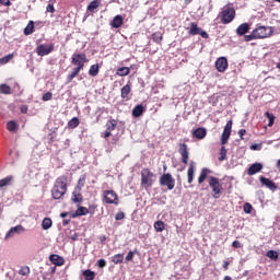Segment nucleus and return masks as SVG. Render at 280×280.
Here are the masks:
<instances>
[{
  "mask_svg": "<svg viewBox=\"0 0 280 280\" xmlns=\"http://www.w3.org/2000/svg\"><path fill=\"white\" fill-rule=\"evenodd\" d=\"M116 75L120 78H126V75H130V68L128 67H120L116 70Z\"/></svg>",
  "mask_w": 280,
  "mask_h": 280,
  "instance_id": "4be33fe9",
  "label": "nucleus"
},
{
  "mask_svg": "<svg viewBox=\"0 0 280 280\" xmlns=\"http://www.w3.org/2000/svg\"><path fill=\"white\" fill-rule=\"evenodd\" d=\"M223 280H233L231 276H225Z\"/></svg>",
  "mask_w": 280,
  "mask_h": 280,
  "instance_id": "774afa93",
  "label": "nucleus"
},
{
  "mask_svg": "<svg viewBox=\"0 0 280 280\" xmlns=\"http://www.w3.org/2000/svg\"><path fill=\"white\" fill-rule=\"evenodd\" d=\"M97 266H98V268H105L106 261L104 259H98L97 260Z\"/></svg>",
  "mask_w": 280,
  "mask_h": 280,
  "instance_id": "6e6d98bb",
  "label": "nucleus"
},
{
  "mask_svg": "<svg viewBox=\"0 0 280 280\" xmlns=\"http://www.w3.org/2000/svg\"><path fill=\"white\" fill-rule=\"evenodd\" d=\"M154 229L158 233H163V231H165V223L163 221H156L154 223Z\"/></svg>",
  "mask_w": 280,
  "mask_h": 280,
  "instance_id": "473e14b6",
  "label": "nucleus"
},
{
  "mask_svg": "<svg viewBox=\"0 0 280 280\" xmlns=\"http://www.w3.org/2000/svg\"><path fill=\"white\" fill-rule=\"evenodd\" d=\"M88 211H89V213H95V207H90V208L88 209Z\"/></svg>",
  "mask_w": 280,
  "mask_h": 280,
  "instance_id": "69168bd1",
  "label": "nucleus"
},
{
  "mask_svg": "<svg viewBox=\"0 0 280 280\" xmlns=\"http://www.w3.org/2000/svg\"><path fill=\"white\" fill-rule=\"evenodd\" d=\"M75 215H89V209L86 207H79L75 211Z\"/></svg>",
  "mask_w": 280,
  "mask_h": 280,
  "instance_id": "e433bc0d",
  "label": "nucleus"
},
{
  "mask_svg": "<svg viewBox=\"0 0 280 280\" xmlns=\"http://www.w3.org/2000/svg\"><path fill=\"white\" fill-rule=\"evenodd\" d=\"M7 128H8L9 132H15L16 128H19V125H16L15 121L11 120L7 124Z\"/></svg>",
  "mask_w": 280,
  "mask_h": 280,
  "instance_id": "4c0bfd02",
  "label": "nucleus"
},
{
  "mask_svg": "<svg viewBox=\"0 0 280 280\" xmlns=\"http://www.w3.org/2000/svg\"><path fill=\"white\" fill-rule=\"evenodd\" d=\"M85 180H86V177L85 176H81L79 178V182H78L79 187H84Z\"/></svg>",
  "mask_w": 280,
  "mask_h": 280,
  "instance_id": "864d4df0",
  "label": "nucleus"
},
{
  "mask_svg": "<svg viewBox=\"0 0 280 280\" xmlns=\"http://www.w3.org/2000/svg\"><path fill=\"white\" fill-rule=\"evenodd\" d=\"M21 113H23V115H25L27 113V106L26 105H23L21 107Z\"/></svg>",
  "mask_w": 280,
  "mask_h": 280,
  "instance_id": "0e129e2a",
  "label": "nucleus"
},
{
  "mask_svg": "<svg viewBox=\"0 0 280 280\" xmlns=\"http://www.w3.org/2000/svg\"><path fill=\"white\" fill-rule=\"evenodd\" d=\"M152 39L154 43H158V45H161V40H163V34L161 32H155L152 35Z\"/></svg>",
  "mask_w": 280,
  "mask_h": 280,
  "instance_id": "c9c22d12",
  "label": "nucleus"
},
{
  "mask_svg": "<svg viewBox=\"0 0 280 280\" xmlns=\"http://www.w3.org/2000/svg\"><path fill=\"white\" fill-rule=\"evenodd\" d=\"M195 139H205L207 137V129L199 127L192 131Z\"/></svg>",
  "mask_w": 280,
  "mask_h": 280,
  "instance_id": "a211bd4d",
  "label": "nucleus"
},
{
  "mask_svg": "<svg viewBox=\"0 0 280 280\" xmlns=\"http://www.w3.org/2000/svg\"><path fill=\"white\" fill-rule=\"evenodd\" d=\"M215 67H217V71H219V73H224V71H226V69H229V60L225 57H220L215 61Z\"/></svg>",
  "mask_w": 280,
  "mask_h": 280,
  "instance_id": "ddd939ff",
  "label": "nucleus"
},
{
  "mask_svg": "<svg viewBox=\"0 0 280 280\" xmlns=\"http://www.w3.org/2000/svg\"><path fill=\"white\" fill-rule=\"evenodd\" d=\"M112 27H115V30H119V27L121 25H124V18L121 15H116L112 23H110Z\"/></svg>",
  "mask_w": 280,
  "mask_h": 280,
  "instance_id": "6ab92c4d",
  "label": "nucleus"
},
{
  "mask_svg": "<svg viewBox=\"0 0 280 280\" xmlns=\"http://www.w3.org/2000/svg\"><path fill=\"white\" fill-rule=\"evenodd\" d=\"M135 258V252L130 250L126 256V261H132Z\"/></svg>",
  "mask_w": 280,
  "mask_h": 280,
  "instance_id": "3c124183",
  "label": "nucleus"
},
{
  "mask_svg": "<svg viewBox=\"0 0 280 280\" xmlns=\"http://www.w3.org/2000/svg\"><path fill=\"white\" fill-rule=\"evenodd\" d=\"M104 200L107 205H118L119 198L117 197V192L115 190H105L104 191Z\"/></svg>",
  "mask_w": 280,
  "mask_h": 280,
  "instance_id": "6e6552de",
  "label": "nucleus"
},
{
  "mask_svg": "<svg viewBox=\"0 0 280 280\" xmlns=\"http://www.w3.org/2000/svg\"><path fill=\"white\" fill-rule=\"evenodd\" d=\"M223 268H224V270H229V261H224Z\"/></svg>",
  "mask_w": 280,
  "mask_h": 280,
  "instance_id": "338daca9",
  "label": "nucleus"
},
{
  "mask_svg": "<svg viewBox=\"0 0 280 280\" xmlns=\"http://www.w3.org/2000/svg\"><path fill=\"white\" fill-rule=\"evenodd\" d=\"M80 68H73L72 72L70 74H68L67 77V83H71L73 82V79L77 78V75L80 73Z\"/></svg>",
  "mask_w": 280,
  "mask_h": 280,
  "instance_id": "bb28decb",
  "label": "nucleus"
},
{
  "mask_svg": "<svg viewBox=\"0 0 280 280\" xmlns=\"http://www.w3.org/2000/svg\"><path fill=\"white\" fill-rule=\"evenodd\" d=\"M36 51L39 56H49L54 51V44H40L37 46Z\"/></svg>",
  "mask_w": 280,
  "mask_h": 280,
  "instance_id": "9b49d317",
  "label": "nucleus"
},
{
  "mask_svg": "<svg viewBox=\"0 0 280 280\" xmlns=\"http://www.w3.org/2000/svg\"><path fill=\"white\" fill-rule=\"evenodd\" d=\"M67 194V176L62 175L55 180L51 188V196L54 200H60Z\"/></svg>",
  "mask_w": 280,
  "mask_h": 280,
  "instance_id": "f257e3e1",
  "label": "nucleus"
},
{
  "mask_svg": "<svg viewBox=\"0 0 280 280\" xmlns=\"http://www.w3.org/2000/svg\"><path fill=\"white\" fill-rule=\"evenodd\" d=\"M23 233H25V228H23V225L21 224L15 225L8 231V233L4 236V240H12L14 235H21Z\"/></svg>",
  "mask_w": 280,
  "mask_h": 280,
  "instance_id": "9d476101",
  "label": "nucleus"
},
{
  "mask_svg": "<svg viewBox=\"0 0 280 280\" xmlns=\"http://www.w3.org/2000/svg\"><path fill=\"white\" fill-rule=\"evenodd\" d=\"M51 97H54V94H51V92H47L43 95L42 100L43 102H49L51 101Z\"/></svg>",
  "mask_w": 280,
  "mask_h": 280,
  "instance_id": "09e8293b",
  "label": "nucleus"
},
{
  "mask_svg": "<svg viewBox=\"0 0 280 280\" xmlns=\"http://www.w3.org/2000/svg\"><path fill=\"white\" fill-rule=\"evenodd\" d=\"M14 58L13 54H9L0 59L1 65H8L9 60H12Z\"/></svg>",
  "mask_w": 280,
  "mask_h": 280,
  "instance_id": "a18cd8bd",
  "label": "nucleus"
},
{
  "mask_svg": "<svg viewBox=\"0 0 280 280\" xmlns=\"http://www.w3.org/2000/svg\"><path fill=\"white\" fill-rule=\"evenodd\" d=\"M126 218V214L124 212H118L115 215V220H124Z\"/></svg>",
  "mask_w": 280,
  "mask_h": 280,
  "instance_id": "5fc2aeb1",
  "label": "nucleus"
},
{
  "mask_svg": "<svg viewBox=\"0 0 280 280\" xmlns=\"http://www.w3.org/2000/svg\"><path fill=\"white\" fill-rule=\"evenodd\" d=\"M132 91V89L130 88L129 84H126L125 86L121 88L120 90V97L122 100H126L128 97V95H130V92Z\"/></svg>",
  "mask_w": 280,
  "mask_h": 280,
  "instance_id": "393cba45",
  "label": "nucleus"
},
{
  "mask_svg": "<svg viewBox=\"0 0 280 280\" xmlns=\"http://www.w3.org/2000/svg\"><path fill=\"white\" fill-rule=\"evenodd\" d=\"M112 131H108L107 129L105 130V132L104 133H102V137L104 138V139H108V137H110V133Z\"/></svg>",
  "mask_w": 280,
  "mask_h": 280,
  "instance_id": "680f3d73",
  "label": "nucleus"
},
{
  "mask_svg": "<svg viewBox=\"0 0 280 280\" xmlns=\"http://www.w3.org/2000/svg\"><path fill=\"white\" fill-rule=\"evenodd\" d=\"M208 174H211V170H209V168H202L201 170V173L198 177L199 185H202V183H205V180H207V175Z\"/></svg>",
  "mask_w": 280,
  "mask_h": 280,
  "instance_id": "5701e85b",
  "label": "nucleus"
},
{
  "mask_svg": "<svg viewBox=\"0 0 280 280\" xmlns=\"http://www.w3.org/2000/svg\"><path fill=\"white\" fill-rule=\"evenodd\" d=\"M46 10H47V12H50V14H54V12H56V9L54 8V4H48Z\"/></svg>",
  "mask_w": 280,
  "mask_h": 280,
  "instance_id": "4d7b16f0",
  "label": "nucleus"
},
{
  "mask_svg": "<svg viewBox=\"0 0 280 280\" xmlns=\"http://www.w3.org/2000/svg\"><path fill=\"white\" fill-rule=\"evenodd\" d=\"M72 200L74 202H82V195L73 192Z\"/></svg>",
  "mask_w": 280,
  "mask_h": 280,
  "instance_id": "8fccbe9b",
  "label": "nucleus"
},
{
  "mask_svg": "<svg viewBox=\"0 0 280 280\" xmlns=\"http://www.w3.org/2000/svg\"><path fill=\"white\" fill-rule=\"evenodd\" d=\"M257 39L258 38H257V35H256L255 31H253L249 35L244 36V40L246 43H250V40H257Z\"/></svg>",
  "mask_w": 280,
  "mask_h": 280,
  "instance_id": "a19ab883",
  "label": "nucleus"
},
{
  "mask_svg": "<svg viewBox=\"0 0 280 280\" xmlns=\"http://www.w3.org/2000/svg\"><path fill=\"white\" fill-rule=\"evenodd\" d=\"M89 62V59H86L85 54H74L72 55V65L77 67V69H84V63Z\"/></svg>",
  "mask_w": 280,
  "mask_h": 280,
  "instance_id": "423d86ee",
  "label": "nucleus"
},
{
  "mask_svg": "<svg viewBox=\"0 0 280 280\" xmlns=\"http://www.w3.org/2000/svg\"><path fill=\"white\" fill-rule=\"evenodd\" d=\"M132 115L133 117H141L143 115V105H137L132 109Z\"/></svg>",
  "mask_w": 280,
  "mask_h": 280,
  "instance_id": "7c9ffc66",
  "label": "nucleus"
},
{
  "mask_svg": "<svg viewBox=\"0 0 280 280\" xmlns=\"http://www.w3.org/2000/svg\"><path fill=\"white\" fill-rule=\"evenodd\" d=\"M113 264H121L124 261V254H116L112 258Z\"/></svg>",
  "mask_w": 280,
  "mask_h": 280,
  "instance_id": "58836bf2",
  "label": "nucleus"
},
{
  "mask_svg": "<svg viewBox=\"0 0 280 280\" xmlns=\"http://www.w3.org/2000/svg\"><path fill=\"white\" fill-rule=\"evenodd\" d=\"M19 275H21L22 277H27L30 275V268L27 266L21 267V269L19 270Z\"/></svg>",
  "mask_w": 280,
  "mask_h": 280,
  "instance_id": "c03bdc74",
  "label": "nucleus"
},
{
  "mask_svg": "<svg viewBox=\"0 0 280 280\" xmlns=\"http://www.w3.org/2000/svg\"><path fill=\"white\" fill-rule=\"evenodd\" d=\"M244 135H246V129L238 130V136L241 137V139H244Z\"/></svg>",
  "mask_w": 280,
  "mask_h": 280,
  "instance_id": "e2e57ef3",
  "label": "nucleus"
},
{
  "mask_svg": "<svg viewBox=\"0 0 280 280\" xmlns=\"http://www.w3.org/2000/svg\"><path fill=\"white\" fill-rule=\"evenodd\" d=\"M201 30L202 28L198 27V24H196L195 22H191L190 23V28L188 31V34L190 36H199Z\"/></svg>",
  "mask_w": 280,
  "mask_h": 280,
  "instance_id": "aec40b11",
  "label": "nucleus"
},
{
  "mask_svg": "<svg viewBox=\"0 0 280 280\" xmlns=\"http://www.w3.org/2000/svg\"><path fill=\"white\" fill-rule=\"evenodd\" d=\"M12 183H14V176H12V175H9V176L0 179V189L12 185Z\"/></svg>",
  "mask_w": 280,
  "mask_h": 280,
  "instance_id": "412c9836",
  "label": "nucleus"
},
{
  "mask_svg": "<svg viewBox=\"0 0 280 280\" xmlns=\"http://www.w3.org/2000/svg\"><path fill=\"white\" fill-rule=\"evenodd\" d=\"M54 224V222L51 221L50 218H45L43 221H42V229L44 231H48V229H51V225Z\"/></svg>",
  "mask_w": 280,
  "mask_h": 280,
  "instance_id": "c85d7f7f",
  "label": "nucleus"
},
{
  "mask_svg": "<svg viewBox=\"0 0 280 280\" xmlns=\"http://www.w3.org/2000/svg\"><path fill=\"white\" fill-rule=\"evenodd\" d=\"M25 36L34 34V21H30L26 27L24 28Z\"/></svg>",
  "mask_w": 280,
  "mask_h": 280,
  "instance_id": "c756f323",
  "label": "nucleus"
},
{
  "mask_svg": "<svg viewBox=\"0 0 280 280\" xmlns=\"http://www.w3.org/2000/svg\"><path fill=\"white\" fill-rule=\"evenodd\" d=\"M266 117L269 119V122H268L269 128H272V126H275V115L267 112Z\"/></svg>",
  "mask_w": 280,
  "mask_h": 280,
  "instance_id": "37998d69",
  "label": "nucleus"
},
{
  "mask_svg": "<svg viewBox=\"0 0 280 280\" xmlns=\"http://www.w3.org/2000/svg\"><path fill=\"white\" fill-rule=\"evenodd\" d=\"M232 128H233V120H229L226 122L224 130L222 132V136H221V145H225V143H229Z\"/></svg>",
  "mask_w": 280,
  "mask_h": 280,
  "instance_id": "1a4fd4ad",
  "label": "nucleus"
},
{
  "mask_svg": "<svg viewBox=\"0 0 280 280\" xmlns=\"http://www.w3.org/2000/svg\"><path fill=\"white\" fill-rule=\"evenodd\" d=\"M259 180H260L261 185H265V187H267L271 191H276L277 184H275V182H272L271 179L266 178L264 176H260Z\"/></svg>",
  "mask_w": 280,
  "mask_h": 280,
  "instance_id": "4468645a",
  "label": "nucleus"
},
{
  "mask_svg": "<svg viewBox=\"0 0 280 280\" xmlns=\"http://www.w3.org/2000/svg\"><path fill=\"white\" fill-rule=\"evenodd\" d=\"M249 30L250 25L248 23H243L236 28V34L237 36H244L245 34H248Z\"/></svg>",
  "mask_w": 280,
  "mask_h": 280,
  "instance_id": "f3484780",
  "label": "nucleus"
},
{
  "mask_svg": "<svg viewBox=\"0 0 280 280\" xmlns=\"http://www.w3.org/2000/svg\"><path fill=\"white\" fill-rule=\"evenodd\" d=\"M243 211H244V213H253V205L246 202V203L243 206Z\"/></svg>",
  "mask_w": 280,
  "mask_h": 280,
  "instance_id": "de8ad7c7",
  "label": "nucleus"
},
{
  "mask_svg": "<svg viewBox=\"0 0 280 280\" xmlns=\"http://www.w3.org/2000/svg\"><path fill=\"white\" fill-rule=\"evenodd\" d=\"M160 185L161 187H167V189L172 190L176 185V180L172 177V174L166 173L161 176Z\"/></svg>",
  "mask_w": 280,
  "mask_h": 280,
  "instance_id": "39448f33",
  "label": "nucleus"
},
{
  "mask_svg": "<svg viewBox=\"0 0 280 280\" xmlns=\"http://www.w3.org/2000/svg\"><path fill=\"white\" fill-rule=\"evenodd\" d=\"M209 185L213 191V198H220V195L222 194V184H220V179L211 176L209 178Z\"/></svg>",
  "mask_w": 280,
  "mask_h": 280,
  "instance_id": "20e7f679",
  "label": "nucleus"
},
{
  "mask_svg": "<svg viewBox=\"0 0 280 280\" xmlns=\"http://www.w3.org/2000/svg\"><path fill=\"white\" fill-rule=\"evenodd\" d=\"M154 173H152L150 168H143L141 171V186L144 187V189L154 185Z\"/></svg>",
  "mask_w": 280,
  "mask_h": 280,
  "instance_id": "7ed1b4c3",
  "label": "nucleus"
},
{
  "mask_svg": "<svg viewBox=\"0 0 280 280\" xmlns=\"http://www.w3.org/2000/svg\"><path fill=\"white\" fill-rule=\"evenodd\" d=\"M266 257L276 261V259H279V253H277L276 250H268Z\"/></svg>",
  "mask_w": 280,
  "mask_h": 280,
  "instance_id": "ea45409f",
  "label": "nucleus"
},
{
  "mask_svg": "<svg viewBox=\"0 0 280 280\" xmlns=\"http://www.w3.org/2000/svg\"><path fill=\"white\" fill-rule=\"evenodd\" d=\"M178 153L182 156V163H184V165H187L189 163V149L187 148V144L180 143Z\"/></svg>",
  "mask_w": 280,
  "mask_h": 280,
  "instance_id": "f8f14e48",
  "label": "nucleus"
},
{
  "mask_svg": "<svg viewBox=\"0 0 280 280\" xmlns=\"http://www.w3.org/2000/svg\"><path fill=\"white\" fill-rule=\"evenodd\" d=\"M233 248H242V243L240 241H234L232 243Z\"/></svg>",
  "mask_w": 280,
  "mask_h": 280,
  "instance_id": "bf43d9fd",
  "label": "nucleus"
},
{
  "mask_svg": "<svg viewBox=\"0 0 280 280\" xmlns=\"http://www.w3.org/2000/svg\"><path fill=\"white\" fill-rule=\"evenodd\" d=\"M199 36H201V38H209V33H207L206 31H199Z\"/></svg>",
  "mask_w": 280,
  "mask_h": 280,
  "instance_id": "13d9d810",
  "label": "nucleus"
},
{
  "mask_svg": "<svg viewBox=\"0 0 280 280\" xmlns=\"http://www.w3.org/2000/svg\"><path fill=\"white\" fill-rule=\"evenodd\" d=\"M249 150L259 151V150H261V144H257V143L252 144V145L249 147Z\"/></svg>",
  "mask_w": 280,
  "mask_h": 280,
  "instance_id": "603ef678",
  "label": "nucleus"
},
{
  "mask_svg": "<svg viewBox=\"0 0 280 280\" xmlns=\"http://www.w3.org/2000/svg\"><path fill=\"white\" fill-rule=\"evenodd\" d=\"M0 4L5 5L8 8V7L12 5V2H10V0H0Z\"/></svg>",
  "mask_w": 280,
  "mask_h": 280,
  "instance_id": "052dcab7",
  "label": "nucleus"
},
{
  "mask_svg": "<svg viewBox=\"0 0 280 280\" xmlns=\"http://www.w3.org/2000/svg\"><path fill=\"white\" fill-rule=\"evenodd\" d=\"M98 8H100V1L94 0V1L90 2V4L88 5V11L89 12H94Z\"/></svg>",
  "mask_w": 280,
  "mask_h": 280,
  "instance_id": "f704fd0d",
  "label": "nucleus"
},
{
  "mask_svg": "<svg viewBox=\"0 0 280 280\" xmlns=\"http://www.w3.org/2000/svg\"><path fill=\"white\" fill-rule=\"evenodd\" d=\"M195 172H196V166L194 165V162H191L189 167H188V172H187L188 183L189 184L194 183V174H195Z\"/></svg>",
  "mask_w": 280,
  "mask_h": 280,
  "instance_id": "b1692460",
  "label": "nucleus"
},
{
  "mask_svg": "<svg viewBox=\"0 0 280 280\" xmlns=\"http://www.w3.org/2000/svg\"><path fill=\"white\" fill-rule=\"evenodd\" d=\"M220 19L223 25H229V23H233L235 19V9L229 5L223 7L220 12Z\"/></svg>",
  "mask_w": 280,
  "mask_h": 280,
  "instance_id": "f03ea898",
  "label": "nucleus"
},
{
  "mask_svg": "<svg viewBox=\"0 0 280 280\" xmlns=\"http://www.w3.org/2000/svg\"><path fill=\"white\" fill-rule=\"evenodd\" d=\"M100 73V65L95 63L90 67L89 75L95 78Z\"/></svg>",
  "mask_w": 280,
  "mask_h": 280,
  "instance_id": "a878e982",
  "label": "nucleus"
},
{
  "mask_svg": "<svg viewBox=\"0 0 280 280\" xmlns=\"http://www.w3.org/2000/svg\"><path fill=\"white\" fill-rule=\"evenodd\" d=\"M226 148L222 147L220 150L219 161H226Z\"/></svg>",
  "mask_w": 280,
  "mask_h": 280,
  "instance_id": "49530a36",
  "label": "nucleus"
},
{
  "mask_svg": "<svg viewBox=\"0 0 280 280\" xmlns=\"http://www.w3.org/2000/svg\"><path fill=\"white\" fill-rule=\"evenodd\" d=\"M49 260L51 264H54V266H65V258L60 255L51 254L49 256Z\"/></svg>",
  "mask_w": 280,
  "mask_h": 280,
  "instance_id": "dca6fc26",
  "label": "nucleus"
},
{
  "mask_svg": "<svg viewBox=\"0 0 280 280\" xmlns=\"http://www.w3.org/2000/svg\"><path fill=\"white\" fill-rule=\"evenodd\" d=\"M106 130L109 132H113V130H115V128H117V120L115 119H109L106 122Z\"/></svg>",
  "mask_w": 280,
  "mask_h": 280,
  "instance_id": "cd10ccee",
  "label": "nucleus"
},
{
  "mask_svg": "<svg viewBox=\"0 0 280 280\" xmlns=\"http://www.w3.org/2000/svg\"><path fill=\"white\" fill-rule=\"evenodd\" d=\"M264 170V164L261 163H254L249 166L247 174L248 176H255L258 172H261Z\"/></svg>",
  "mask_w": 280,
  "mask_h": 280,
  "instance_id": "2eb2a0df",
  "label": "nucleus"
},
{
  "mask_svg": "<svg viewBox=\"0 0 280 280\" xmlns=\"http://www.w3.org/2000/svg\"><path fill=\"white\" fill-rule=\"evenodd\" d=\"M83 277L85 280H93L95 279V271H92L91 269H86L83 271Z\"/></svg>",
  "mask_w": 280,
  "mask_h": 280,
  "instance_id": "2f4dec72",
  "label": "nucleus"
},
{
  "mask_svg": "<svg viewBox=\"0 0 280 280\" xmlns=\"http://www.w3.org/2000/svg\"><path fill=\"white\" fill-rule=\"evenodd\" d=\"M80 126V119L78 117H73L72 119L69 120L68 127L69 128H78Z\"/></svg>",
  "mask_w": 280,
  "mask_h": 280,
  "instance_id": "72a5a7b5",
  "label": "nucleus"
},
{
  "mask_svg": "<svg viewBox=\"0 0 280 280\" xmlns=\"http://www.w3.org/2000/svg\"><path fill=\"white\" fill-rule=\"evenodd\" d=\"M0 93H3L4 95H10L11 89L8 84H1L0 85Z\"/></svg>",
  "mask_w": 280,
  "mask_h": 280,
  "instance_id": "79ce46f5",
  "label": "nucleus"
},
{
  "mask_svg": "<svg viewBox=\"0 0 280 280\" xmlns=\"http://www.w3.org/2000/svg\"><path fill=\"white\" fill-rule=\"evenodd\" d=\"M254 33L256 34V38H268L272 34V27L270 26H257L254 30Z\"/></svg>",
  "mask_w": 280,
  "mask_h": 280,
  "instance_id": "0eeeda50",
  "label": "nucleus"
}]
</instances>
